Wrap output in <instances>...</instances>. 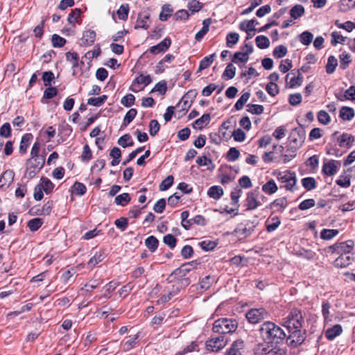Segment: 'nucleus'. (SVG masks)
Segmentation results:
<instances>
[{"mask_svg":"<svg viewBox=\"0 0 355 355\" xmlns=\"http://www.w3.org/2000/svg\"><path fill=\"white\" fill-rule=\"evenodd\" d=\"M259 333L263 343L268 345L282 344L286 339L284 330L272 322H264L259 327Z\"/></svg>","mask_w":355,"mask_h":355,"instance_id":"1","label":"nucleus"},{"mask_svg":"<svg viewBox=\"0 0 355 355\" xmlns=\"http://www.w3.org/2000/svg\"><path fill=\"white\" fill-rule=\"evenodd\" d=\"M237 327L238 322L235 319L222 318L214 322L213 331L224 336L234 332Z\"/></svg>","mask_w":355,"mask_h":355,"instance_id":"2","label":"nucleus"},{"mask_svg":"<svg viewBox=\"0 0 355 355\" xmlns=\"http://www.w3.org/2000/svg\"><path fill=\"white\" fill-rule=\"evenodd\" d=\"M304 322L301 310L294 308L291 310L288 315L283 319V325L286 329L302 328Z\"/></svg>","mask_w":355,"mask_h":355,"instance_id":"3","label":"nucleus"},{"mask_svg":"<svg viewBox=\"0 0 355 355\" xmlns=\"http://www.w3.org/2000/svg\"><path fill=\"white\" fill-rule=\"evenodd\" d=\"M288 335H286L285 342L291 347L295 348L301 345L306 339V330L302 328L287 329Z\"/></svg>","mask_w":355,"mask_h":355,"instance_id":"4","label":"nucleus"},{"mask_svg":"<svg viewBox=\"0 0 355 355\" xmlns=\"http://www.w3.org/2000/svg\"><path fill=\"white\" fill-rule=\"evenodd\" d=\"M45 163V157L42 155L40 157H31L27 160L26 174L29 179H32L42 168Z\"/></svg>","mask_w":355,"mask_h":355,"instance_id":"5","label":"nucleus"},{"mask_svg":"<svg viewBox=\"0 0 355 355\" xmlns=\"http://www.w3.org/2000/svg\"><path fill=\"white\" fill-rule=\"evenodd\" d=\"M305 137V130L302 127L293 129L288 137L291 149L296 150L299 148L304 143Z\"/></svg>","mask_w":355,"mask_h":355,"instance_id":"6","label":"nucleus"},{"mask_svg":"<svg viewBox=\"0 0 355 355\" xmlns=\"http://www.w3.org/2000/svg\"><path fill=\"white\" fill-rule=\"evenodd\" d=\"M253 351L254 355H287L285 349L267 344H257Z\"/></svg>","mask_w":355,"mask_h":355,"instance_id":"7","label":"nucleus"},{"mask_svg":"<svg viewBox=\"0 0 355 355\" xmlns=\"http://www.w3.org/2000/svg\"><path fill=\"white\" fill-rule=\"evenodd\" d=\"M277 179L282 183H285L284 187L286 190L294 191L297 189V187H296L297 178L294 172L285 171L279 173Z\"/></svg>","mask_w":355,"mask_h":355,"instance_id":"8","label":"nucleus"},{"mask_svg":"<svg viewBox=\"0 0 355 355\" xmlns=\"http://www.w3.org/2000/svg\"><path fill=\"white\" fill-rule=\"evenodd\" d=\"M245 317L251 324H257L269 317L268 312L263 308L251 309L245 313Z\"/></svg>","mask_w":355,"mask_h":355,"instance_id":"9","label":"nucleus"},{"mask_svg":"<svg viewBox=\"0 0 355 355\" xmlns=\"http://www.w3.org/2000/svg\"><path fill=\"white\" fill-rule=\"evenodd\" d=\"M227 343V339L225 336L219 334L217 336H212L211 338L205 343L206 347L208 350L213 352H218L223 348Z\"/></svg>","mask_w":355,"mask_h":355,"instance_id":"10","label":"nucleus"},{"mask_svg":"<svg viewBox=\"0 0 355 355\" xmlns=\"http://www.w3.org/2000/svg\"><path fill=\"white\" fill-rule=\"evenodd\" d=\"M258 223L255 220H246L244 223H241L238 225V227L234 230V233L238 234L243 236V238H246L251 235V234L254 231V229Z\"/></svg>","mask_w":355,"mask_h":355,"instance_id":"11","label":"nucleus"},{"mask_svg":"<svg viewBox=\"0 0 355 355\" xmlns=\"http://www.w3.org/2000/svg\"><path fill=\"white\" fill-rule=\"evenodd\" d=\"M260 191L259 188L248 193L246 198L247 210H254L261 205L259 200Z\"/></svg>","mask_w":355,"mask_h":355,"instance_id":"12","label":"nucleus"},{"mask_svg":"<svg viewBox=\"0 0 355 355\" xmlns=\"http://www.w3.org/2000/svg\"><path fill=\"white\" fill-rule=\"evenodd\" d=\"M96 33L92 30H87L83 33V36L80 39V45L83 46H92L96 40Z\"/></svg>","mask_w":355,"mask_h":355,"instance_id":"13","label":"nucleus"},{"mask_svg":"<svg viewBox=\"0 0 355 355\" xmlns=\"http://www.w3.org/2000/svg\"><path fill=\"white\" fill-rule=\"evenodd\" d=\"M288 206L286 198L282 197L273 200L270 205V209L274 212H282Z\"/></svg>","mask_w":355,"mask_h":355,"instance_id":"14","label":"nucleus"},{"mask_svg":"<svg viewBox=\"0 0 355 355\" xmlns=\"http://www.w3.org/2000/svg\"><path fill=\"white\" fill-rule=\"evenodd\" d=\"M171 40L169 37H166L158 44L150 48L149 51L153 54H157L160 52H165L171 46Z\"/></svg>","mask_w":355,"mask_h":355,"instance_id":"15","label":"nucleus"},{"mask_svg":"<svg viewBox=\"0 0 355 355\" xmlns=\"http://www.w3.org/2000/svg\"><path fill=\"white\" fill-rule=\"evenodd\" d=\"M152 81V78L150 75L144 76L143 74H139L132 82L130 89L133 92H137L139 89H137L135 87L137 85L144 84V87L149 85Z\"/></svg>","mask_w":355,"mask_h":355,"instance_id":"16","label":"nucleus"},{"mask_svg":"<svg viewBox=\"0 0 355 355\" xmlns=\"http://www.w3.org/2000/svg\"><path fill=\"white\" fill-rule=\"evenodd\" d=\"M244 346L245 344L242 340H236L232 344L231 347L226 352L225 355H242Z\"/></svg>","mask_w":355,"mask_h":355,"instance_id":"17","label":"nucleus"},{"mask_svg":"<svg viewBox=\"0 0 355 355\" xmlns=\"http://www.w3.org/2000/svg\"><path fill=\"white\" fill-rule=\"evenodd\" d=\"M349 253H342L335 261L334 265L338 268H345L351 264L353 258Z\"/></svg>","mask_w":355,"mask_h":355,"instance_id":"18","label":"nucleus"},{"mask_svg":"<svg viewBox=\"0 0 355 355\" xmlns=\"http://www.w3.org/2000/svg\"><path fill=\"white\" fill-rule=\"evenodd\" d=\"M149 17L150 15L147 13H139L135 28H143L145 30L148 29L149 27Z\"/></svg>","mask_w":355,"mask_h":355,"instance_id":"19","label":"nucleus"},{"mask_svg":"<svg viewBox=\"0 0 355 355\" xmlns=\"http://www.w3.org/2000/svg\"><path fill=\"white\" fill-rule=\"evenodd\" d=\"M337 162L335 160H330L324 163L322 166V172L328 175L331 176L336 173L338 170Z\"/></svg>","mask_w":355,"mask_h":355,"instance_id":"20","label":"nucleus"},{"mask_svg":"<svg viewBox=\"0 0 355 355\" xmlns=\"http://www.w3.org/2000/svg\"><path fill=\"white\" fill-rule=\"evenodd\" d=\"M354 245V243L352 240H348L345 242H341L339 243H336L334 245L336 249L338 252L342 253H349L353 249Z\"/></svg>","mask_w":355,"mask_h":355,"instance_id":"21","label":"nucleus"},{"mask_svg":"<svg viewBox=\"0 0 355 355\" xmlns=\"http://www.w3.org/2000/svg\"><path fill=\"white\" fill-rule=\"evenodd\" d=\"M15 173L12 170H7L0 177V188H3L5 185L8 187L14 180Z\"/></svg>","mask_w":355,"mask_h":355,"instance_id":"22","label":"nucleus"},{"mask_svg":"<svg viewBox=\"0 0 355 355\" xmlns=\"http://www.w3.org/2000/svg\"><path fill=\"white\" fill-rule=\"evenodd\" d=\"M33 139V135L31 133L24 135L21 139L19 151L21 154H25L28 146Z\"/></svg>","mask_w":355,"mask_h":355,"instance_id":"23","label":"nucleus"},{"mask_svg":"<svg viewBox=\"0 0 355 355\" xmlns=\"http://www.w3.org/2000/svg\"><path fill=\"white\" fill-rule=\"evenodd\" d=\"M192 103L185 98L184 96L180 99L178 104L177 105V107H181V109L180 110H178L176 114H178V118H180V116L184 115L187 110L190 108L191 106Z\"/></svg>","mask_w":355,"mask_h":355,"instance_id":"24","label":"nucleus"},{"mask_svg":"<svg viewBox=\"0 0 355 355\" xmlns=\"http://www.w3.org/2000/svg\"><path fill=\"white\" fill-rule=\"evenodd\" d=\"M342 331L343 329L341 326L340 324H336L326 330L325 336L328 340H331L339 336Z\"/></svg>","mask_w":355,"mask_h":355,"instance_id":"25","label":"nucleus"},{"mask_svg":"<svg viewBox=\"0 0 355 355\" xmlns=\"http://www.w3.org/2000/svg\"><path fill=\"white\" fill-rule=\"evenodd\" d=\"M211 23V19L210 18L205 19L202 22V28L196 34L195 39L197 41H200L203 37L207 34V33L209 30V26Z\"/></svg>","mask_w":355,"mask_h":355,"instance_id":"26","label":"nucleus"},{"mask_svg":"<svg viewBox=\"0 0 355 355\" xmlns=\"http://www.w3.org/2000/svg\"><path fill=\"white\" fill-rule=\"evenodd\" d=\"M211 121V115L209 113L204 114L201 117L196 119L193 123V127L201 130L203 128L204 125H207Z\"/></svg>","mask_w":355,"mask_h":355,"instance_id":"27","label":"nucleus"},{"mask_svg":"<svg viewBox=\"0 0 355 355\" xmlns=\"http://www.w3.org/2000/svg\"><path fill=\"white\" fill-rule=\"evenodd\" d=\"M354 141V137L347 133H343L339 138H338V142L339 143V146L341 147H350Z\"/></svg>","mask_w":355,"mask_h":355,"instance_id":"28","label":"nucleus"},{"mask_svg":"<svg viewBox=\"0 0 355 355\" xmlns=\"http://www.w3.org/2000/svg\"><path fill=\"white\" fill-rule=\"evenodd\" d=\"M354 110L349 107H342L340 110V117L344 121H350L354 116Z\"/></svg>","mask_w":355,"mask_h":355,"instance_id":"29","label":"nucleus"},{"mask_svg":"<svg viewBox=\"0 0 355 355\" xmlns=\"http://www.w3.org/2000/svg\"><path fill=\"white\" fill-rule=\"evenodd\" d=\"M278 187L274 180L271 179L262 186V190L269 195L277 192Z\"/></svg>","mask_w":355,"mask_h":355,"instance_id":"30","label":"nucleus"},{"mask_svg":"<svg viewBox=\"0 0 355 355\" xmlns=\"http://www.w3.org/2000/svg\"><path fill=\"white\" fill-rule=\"evenodd\" d=\"M223 194V190L220 186H212L207 191V195L215 200H218Z\"/></svg>","mask_w":355,"mask_h":355,"instance_id":"31","label":"nucleus"},{"mask_svg":"<svg viewBox=\"0 0 355 355\" xmlns=\"http://www.w3.org/2000/svg\"><path fill=\"white\" fill-rule=\"evenodd\" d=\"M336 98L340 101H343L344 99L355 101V86H350L345 90L343 96L336 95Z\"/></svg>","mask_w":355,"mask_h":355,"instance_id":"32","label":"nucleus"},{"mask_svg":"<svg viewBox=\"0 0 355 355\" xmlns=\"http://www.w3.org/2000/svg\"><path fill=\"white\" fill-rule=\"evenodd\" d=\"M145 245L150 252H154L157 249L159 241L155 236H150L145 240Z\"/></svg>","mask_w":355,"mask_h":355,"instance_id":"33","label":"nucleus"},{"mask_svg":"<svg viewBox=\"0 0 355 355\" xmlns=\"http://www.w3.org/2000/svg\"><path fill=\"white\" fill-rule=\"evenodd\" d=\"M236 70V69L233 65V64L229 63L227 65V67L222 75V78L225 80L232 79L235 76Z\"/></svg>","mask_w":355,"mask_h":355,"instance_id":"34","label":"nucleus"},{"mask_svg":"<svg viewBox=\"0 0 355 355\" xmlns=\"http://www.w3.org/2000/svg\"><path fill=\"white\" fill-rule=\"evenodd\" d=\"M173 12V10L171 8V5L164 4L162 6V10L159 16V19L162 21H166L168 19V17H170L172 15Z\"/></svg>","mask_w":355,"mask_h":355,"instance_id":"35","label":"nucleus"},{"mask_svg":"<svg viewBox=\"0 0 355 355\" xmlns=\"http://www.w3.org/2000/svg\"><path fill=\"white\" fill-rule=\"evenodd\" d=\"M104 257V253L102 251L96 252L94 256L90 258L87 264L91 268H94L98 263L101 262Z\"/></svg>","mask_w":355,"mask_h":355,"instance_id":"36","label":"nucleus"},{"mask_svg":"<svg viewBox=\"0 0 355 355\" xmlns=\"http://www.w3.org/2000/svg\"><path fill=\"white\" fill-rule=\"evenodd\" d=\"M130 200H131V198H130L129 193H123L122 194L117 196L115 198L114 202L117 205H121L122 207H124L130 202Z\"/></svg>","mask_w":355,"mask_h":355,"instance_id":"37","label":"nucleus"},{"mask_svg":"<svg viewBox=\"0 0 355 355\" xmlns=\"http://www.w3.org/2000/svg\"><path fill=\"white\" fill-rule=\"evenodd\" d=\"M313 39V35L308 31H304L299 35L300 42L306 46L309 45L312 42Z\"/></svg>","mask_w":355,"mask_h":355,"instance_id":"38","label":"nucleus"},{"mask_svg":"<svg viewBox=\"0 0 355 355\" xmlns=\"http://www.w3.org/2000/svg\"><path fill=\"white\" fill-rule=\"evenodd\" d=\"M304 14V8L302 5L297 4L290 10L291 17L295 19L302 17Z\"/></svg>","mask_w":355,"mask_h":355,"instance_id":"39","label":"nucleus"},{"mask_svg":"<svg viewBox=\"0 0 355 355\" xmlns=\"http://www.w3.org/2000/svg\"><path fill=\"white\" fill-rule=\"evenodd\" d=\"M107 99V95H102L99 97H92L89 98L87 100V103L90 105L96 106V107H100L103 104L105 103L106 100Z\"/></svg>","mask_w":355,"mask_h":355,"instance_id":"40","label":"nucleus"},{"mask_svg":"<svg viewBox=\"0 0 355 355\" xmlns=\"http://www.w3.org/2000/svg\"><path fill=\"white\" fill-rule=\"evenodd\" d=\"M302 184L307 191H311L316 187V181L312 177H307L302 180Z\"/></svg>","mask_w":355,"mask_h":355,"instance_id":"41","label":"nucleus"},{"mask_svg":"<svg viewBox=\"0 0 355 355\" xmlns=\"http://www.w3.org/2000/svg\"><path fill=\"white\" fill-rule=\"evenodd\" d=\"M337 65V59L334 55H330L328 58L327 64L326 65V72L329 74L334 73Z\"/></svg>","mask_w":355,"mask_h":355,"instance_id":"42","label":"nucleus"},{"mask_svg":"<svg viewBox=\"0 0 355 355\" xmlns=\"http://www.w3.org/2000/svg\"><path fill=\"white\" fill-rule=\"evenodd\" d=\"M338 230L334 229H324L320 232V237L324 240H330L338 235Z\"/></svg>","mask_w":355,"mask_h":355,"instance_id":"43","label":"nucleus"},{"mask_svg":"<svg viewBox=\"0 0 355 355\" xmlns=\"http://www.w3.org/2000/svg\"><path fill=\"white\" fill-rule=\"evenodd\" d=\"M118 144L123 148H126L128 146H133L134 143L131 136L129 134H125L119 139Z\"/></svg>","mask_w":355,"mask_h":355,"instance_id":"44","label":"nucleus"},{"mask_svg":"<svg viewBox=\"0 0 355 355\" xmlns=\"http://www.w3.org/2000/svg\"><path fill=\"white\" fill-rule=\"evenodd\" d=\"M137 114V111L135 108H131L130 110H128L124 116L122 126L125 127L129 123H130L135 118Z\"/></svg>","mask_w":355,"mask_h":355,"instance_id":"45","label":"nucleus"},{"mask_svg":"<svg viewBox=\"0 0 355 355\" xmlns=\"http://www.w3.org/2000/svg\"><path fill=\"white\" fill-rule=\"evenodd\" d=\"M214 56L215 53H213L209 56L205 57L200 62L198 71H200L209 67L214 62Z\"/></svg>","mask_w":355,"mask_h":355,"instance_id":"46","label":"nucleus"},{"mask_svg":"<svg viewBox=\"0 0 355 355\" xmlns=\"http://www.w3.org/2000/svg\"><path fill=\"white\" fill-rule=\"evenodd\" d=\"M257 46L261 49H266L270 46L269 39L264 35H259L255 39Z\"/></svg>","mask_w":355,"mask_h":355,"instance_id":"47","label":"nucleus"},{"mask_svg":"<svg viewBox=\"0 0 355 355\" xmlns=\"http://www.w3.org/2000/svg\"><path fill=\"white\" fill-rule=\"evenodd\" d=\"M250 93L245 92L243 93L240 98L236 101L234 105V107L236 110H241L243 109V105L247 103L248 99L250 98Z\"/></svg>","mask_w":355,"mask_h":355,"instance_id":"48","label":"nucleus"},{"mask_svg":"<svg viewBox=\"0 0 355 355\" xmlns=\"http://www.w3.org/2000/svg\"><path fill=\"white\" fill-rule=\"evenodd\" d=\"M43 224L42 219L39 218H35L30 220L28 223L27 226L32 232L37 231Z\"/></svg>","mask_w":355,"mask_h":355,"instance_id":"49","label":"nucleus"},{"mask_svg":"<svg viewBox=\"0 0 355 355\" xmlns=\"http://www.w3.org/2000/svg\"><path fill=\"white\" fill-rule=\"evenodd\" d=\"M249 60V56L247 53H244L242 51L236 52L232 57V62L234 63H238L239 62L245 63Z\"/></svg>","mask_w":355,"mask_h":355,"instance_id":"50","label":"nucleus"},{"mask_svg":"<svg viewBox=\"0 0 355 355\" xmlns=\"http://www.w3.org/2000/svg\"><path fill=\"white\" fill-rule=\"evenodd\" d=\"M41 181L42 182L39 185L42 187V189L46 193L51 192L54 187L53 182L46 178H42Z\"/></svg>","mask_w":355,"mask_h":355,"instance_id":"51","label":"nucleus"},{"mask_svg":"<svg viewBox=\"0 0 355 355\" xmlns=\"http://www.w3.org/2000/svg\"><path fill=\"white\" fill-rule=\"evenodd\" d=\"M51 42L53 47L60 48L66 44V40L57 34L52 35Z\"/></svg>","mask_w":355,"mask_h":355,"instance_id":"52","label":"nucleus"},{"mask_svg":"<svg viewBox=\"0 0 355 355\" xmlns=\"http://www.w3.org/2000/svg\"><path fill=\"white\" fill-rule=\"evenodd\" d=\"M239 150L234 147H232L228 150L226 158L229 162H235L239 159Z\"/></svg>","mask_w":355,"mask_h":355,"instance_id":"53","label":"nucleus"},{"mask_svg":"<svg viewBox=\"0 0 355 355\" xmlns=\"http://www.w3.org/2000/svg\"><path fill=\"white\" fill-rule=\"evenodd\" d=\"M160 129V125L156 119H153L149 123V133L152 137H155Z\"/></svg>","mask_w":355,"mask_h":355,"instance_id":"54","label":"nucleus"},{"mask_svg":"<svg viewBox=\"0 0 355 355\" xmlns=\"http://www.w3.org/2000/svg\"><path fill=\"white\" fill-rule=\"evenodd\" d=\"M287 48L284 45H279L273 50V56L276 58H282L287 53Z\"/></svg>","mask_w":355,"mask_h":355,"instance_id":"55","label":"nucleus"},{"mask_svg":"<svg viewBox=\"0 0 355 355\" xmlns=\"http://www.w3.org/2000/svg\"><path fill=\"white\" fill-rule=\"evenodd\" d=\"M202 8V3L198 0H189L188 8L191 12H197Z\"/></svg>","mask_w":355,"mask_h":355,"instance_id":"56","label":"nucleus"},{"mask_svg":"<svg viewBox=\"0 0 355 355\" xmlns=\"http://www.w3.org/2000/svg\"><path fill=\"white\" fill-rule=\"evenodd\" d=\"M247 111L252 114H261L263 112V106L256 104H248Z\"/></svg>","mask_w":355,"mask_h":355,"instance_id":"57","label":"nucleus"},{"mask_svg":"<svg viewBox=\"0 0 355 355\" xmlns=\"http://www.w3.org/2000/svg\"><path fill=\"white\" fill-rule=\"evenodd\" d=\"M239 35L236 33H230L226 37L227 46L232 47L239 42Z\"/></svg>","mask_w":355,"mask_h":355,"instance_id":"58","label":"nucleus"},{"mask_svg":"<svg viewBox=\"0 0 355 355\" xmlns=\"http://www.w3.org/2000/svg\"><path fill=\"white\" fill-rule=\"evenodd\" d=\"M177 241V239L171 234H168L163 238V242L172 249L175 247Z\"/></svg>","mask_w":355,"mask_h":355,"instance_id":"59","label":"nucleus"},{"mask_svg":"<svg viewBox=\"0 0 355 355\" xmlns=\"http://www.w3.org/2000/svg\"><path fill=\"white\" fill-rule=\"evenodd\" d=\"M129 12V6L128 4L121 5L117 10V15L120 19L126 20Z\"/></svg>","mask_w":355,"mask_h":355,"instance_id":"60","label":"nucleus"},{"mask_svg":"<svg viewBox=\"0 0 355 355\" xmlns=\"http://www.w3.org/2000/svg\"><path fill=\"white\" fill-rule=\"evenodd\" d=\"M173 180V175L167 176L159 184V190L166 191L168 189L172 186Z\"/></svg>","mask_w":355,"mask_h":355,"instance_id":"61","label":"nucleus"},{"mask_svg":"<svg viewBox=\"0 0 355 355\" xmlns=\"http://www.w3.org/2000/svg\"><path fill=\"white\" fill-rule=\"evenodd\" d=\"M135 96L132 94H129L121 98V103L126 107H130L135 103Z\"/></svg>","mask_w":355,"mask_h":355,"instance_id":"62","label":"nucleus"},{"mask_svg":"<svg viewBox=\"0 0 355 355\" xmlns=\"http://www.w3.org/2000/svg\"><path fill=\"white\" fill-rule=\"evenodd\" d=\"M0 136L9 138L11 136V126L9 123H3L0 128Z\"/></svg>","mask_w":355,"mask_h":355,"instance_id":"63","label":"nucleus"},{"mask_svg":"<svg viewBox=\"0 0 355 355\" xmlns=\"http://www.w3.org/2000/svg\"><path fill=\"white\" fill-rule=\"evenodd\" d=\"M199 245L202 250L205 251H210L216 248L217 243L210 240H205L199 243Z\"/></svg>","mask_w":355,"mask_h":355,"instance_id":"64","label":"nucleus"}]
</instances>
